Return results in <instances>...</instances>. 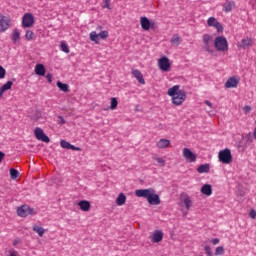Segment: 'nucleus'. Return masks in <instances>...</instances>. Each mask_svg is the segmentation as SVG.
Returning <instances> with one entry per match:
<instances>
[{"instance_id":"obj_15","label":"nucleus","mask_w":256,"mask_h":256,"mask_svg":"<svg viewBox=\"0 0 256 256\" xmlns=\"http://www.w3.org/2000/svg\"><path fill=\"white\" fill-rule=\"evenodd\" d=\"M163 241V232L156 230L152 236V243H161Z\"/></svg>"},{"instance_id":"obj_7","label":"nucleus","mask_w":256,"mask_h":256,"mask_svg":"<svg viewBox=\"0 0 256 256\" xmlns=\"http://www.w3.org/2000/svg\"><path fill=\"white\" fill-rule=\"evenodd\" d=\"M159 69L161 71H169L171 69V63L169 62V58L167 56H163L158 60Z\"/></svg>"},{"instance_id":"obj_36","label":"nucleus","mask_w":256,"mask_h":256,"mask_svg":"<svg viewBox=\"0 0 256 256\" xmlns=\"http://www.w3.org/2000/svg\"><path fill=\"white\" fill-rule=\"evenodd\" d=\"M220 163H225V149L221 150L218 154Z\"/></svg>"},{"instance_id":"obj_39","label":"nucleus","mask_w":256,"mask_h":256,"mask_svg":"<svg viewBox=\"0 0 256 256\" xmlns=\"http://www.w3.org/2000/svg\"><path fill=\"white\" fill-rule=\"evenodd\" d=\"M98 37H100V39H107V37H109V32L107 30H104V31H101L99 34H98Z\"/></svg>"},{"instance_id":"obj_35","label":"nucleus","mask_w":256,"mask_h":256,"mask_svg":"<svg viewBox=\"0 0 256 256\" xmlns=\"http://www.w3.org/2000/svg\"><path fill=\"white\" fill-rule=\"evenodd\" d=\"M60 47H61V51H63V53H69L70 52L69 46L67 45V43L61 42Z\"/></svg>"},{"instance_id":"obj_30","label":"nucleus","mask_w":256,"mask_h":256,"mask_svg":"<svg viewBox=\"0 0 256 256\" xmlns=\"http://www.w3.org/2000/svg\"><path fill=\"white\" fill-rule=\"evenodd\" d=\"M246 191H245V188H239L236 192V195L238 197V199H243V197H245L246 195Z\"/></svg>"},{"instance_id":"obj_14","label":"nucleus","mask_w":256,"mask_h":256,"mask_svg":"<svg viewBox=\"0 0 256 256\" xmlns=\"http://www.w3.org/2000/svg\"><path fill=\"white\" fill-rule=\"evenodd\" d=\"M201 193L210 197V195H213V187L210 184H204L201 188Z\"/></svg>"},{"instance_id":"obj_25","label":"nucleus","mask_w":256,"mask_h":256,"mask_svg":"<svg viewBox=\"0 0 256 256\" xmlns=\"http://www.w3.org/2000/svg\"><path fill=\"white\" fill-rule=\"evenodd\" d=\"M127 201V196H125L123 193H120L116 199V203L117 205H119L120 207L122 205H125V202Z\"/></svg>"},{"instance_id":"obj_4","label":"nucleus","mask_w":256,"mask_h":256,"mask_svg":"<svg viewBox=\"0 0 256 256\" xmlns=\"http://www.w3.org/2000/svg\"><path fill=\"white\" fill-rule=\"evenodd\" d=\"M238 49H249L250 47H253V38L251 37H244L240 41L237 42Z\"/></svg>"},{"instance_id":"obj_38","label":"nucleus","mask_w":256,"mask_h":256,"mask_svg":"<svg viewBox=\"0 0 256 256\" xmlns=\"http://www.w3.org/2000/svg\"><path fill=\"white\" fill-rule=\"evenodd\" d=\"M71 143H69L67 140H61L60 141V147H62V149H69Z\"/></svg>"},{"instance_id":"obj_33","label":"nucleus","mask_w":256,"mask_h":256,"mask_svg":"<svg viewBox=\"0 0 256 256\" xmlns=\"http://www.w3.org/2000/svg\"><path fill=\"white\" fill-rule=\"evenodd\" d=\"M33 37H35V33H33V30H27L25 34V39H27V41H31Z\"/></svg>"},{"instance_id":"obj_21","label":"nucleus","mask_w":256,"mask_h":256,"mask_svg":"<svg viewBox=\"0 0 256 256\" xmlns=\"http://www.w3.org/2000/svg\"><path fill=\"white\" fill-rule=\"evenodd\" d=\"M13 87V82L12 81H7L1 88H0V97H3V93L5 91H9Z\"/></svg>"},{"instance_id":"obj_16","label":"nucleus","mask_w":256,"mask_h":256,"mask_svg":"<svg viewBox=\"0 0 256 256\" xmlns=\"http://www.w3.org/2000/svg\"><path fill=\"white\" fill-rule=\"evenodd\" d=\"M35 73H36V75H39L40 77H45V73H47V70L45 69V65L37 64L35 66Z\"/></svg>"},{"instance_id":"obj_27","label":"nucleus","mask_w":256,"mask_h":256,"mask_svg":"<svg viewBox=\"0 0 256 256\" xmlns=\"http://www.w3.org/2000/svg\"><path fill=\"white\" fill-rule=\"evenodd\" d=\"M33 231L39 235V237H43L45 235V229L41 226L34 225Z\"/></svg>"},{"instance_id":"obj_48","label":"nucleus","mask_w":256,"mask_h":256,"mask_svg":"<svg viewBox=\"0 0 256 256\" xmlns=\"http://www.w3.org/2000/svg\"><path fill=\"white\" fill-rule=\"evenodd\" d=\"M104 8L111 9V0H104Z\"/></svg>"},{"instance_id":"obj_17","label":"nucleus","mask_w":256,"mask_h":256,"mask_svg":"<svg viewBox=\"0 0 256 256\" xmlns=\"http://www.w3.org/2000/svg\"><path fill=\"white\" fill-rule=\"evenodd\" d=\"M132 75L137 79L140 85H145V79L143 78V74L139 70H133Z\"/></svg>"},{"instance_id":"obj_1","label":"nucleus","mask_w":256,"mask_h":256,"mask_svg":"<svg viewBox=\"0 0 256 256\" xmlns=\"http://www.w3.org/2000/svg\"><path fill=\"white\" fill-rule=\"evenodd\" d=\"M179 85H174L172 88L168 89L167 95L172 97V103L174 105H183L185 99H187V93L185 90H179Z\"/></svg>"},{"instance_id":"obj_37","label":"nucleus","mask_w":256,"mask_h":256,"mask_svg":"<svg viewBox=\"0 0 256 256\" xmlns=\"http://www.w3.org/2000/svg\"><path fill=\"white\" fill-rule=\"evenodd\" d=\"M117 105H119V102L117 101V98L113 97L111 98V105L110 108L113 109H117Z\"/></svg>"},{"instance_id":"obj_29","label":"nucleus","mask_w":256,"mask_h":256,"mask_svg":"<svg viewBox=\"0 0 256 256\" xmlns=\"http://www.w3.org/2000/svg\"><path fill=\"white\" fill-rule=\"evenodd\" d=\"M235 9V2L228 1L226 2L225 11L229 13V11Z\"/></svg>"},{"instance_id":"obj_12","label":"nucleus","mask_w":256,"mask_h":256,"mask_svg":"<svg viewBox=\"0 0 256 256\" xmlns=\"http://www.w3.org/2000/svg\"><path fill=\"white\" fill-rule=\"evenodd\" d=\"M147 201L149 205H161V198L159 197V194L155 193V190L148 196Z\"/></svg>"},{"instance_id":"obj_53","label":"nucleus","mask_w":256,"mask_h":256,"mask_svg":"<svg viewBox=\"0 0 256 256\" xmlns=\"http://www.w3.org/2000/svg\"><path fill=\"white\" fill-rule=\"evenodd\" d=\"M212 245H219V238H214L211 240Z\"/></svg>"},{"instance_id":"obj_50","label":"nucleus","mask_w":256,"mask_h":256,"mask_svg":"<svg viewBox=\"0 0 256 256\" xmlns=\"http://www.w3.org/2000/svg\"><path fill=\"white\" fill-rule=\"evenodd\" d=\"M251 219H255L256 218V211L255 210H251L249 213Z\"/></svg>"},{"instance_id":"obj_26","label":"nucleus","mask_w":256,"mask_h":256,"mask_svg":"<svg viewBox=\"0 0 256 256\" xmlns=\"http://www.w3.org/2000/svg\"><path fill=\"white\" fill-rule=\"evenodd\" d=\"M233 163V156L231 155V150L225 149V164Z\"/></svg>"},{"instance_id":"obj_57","label":"nucleus","mask_w":256,"mask_h":256,"mask_svg":"<svg viewBox=\"0 0 256 256\" xmlns=\"http://www.w3.org/2000/svg\"><path fill=\"white\" fill-rule=\"evenodd\" d=\"M227 47H228V45H227V40L225 41V49L227 50Z\"/></svg>"},{"instance_id":"obj_8","label":"nucleus","mask_w":256,"mask_h":256,"mask_svg":"<svg viewBox=\"0 0 256 256\" xmlns=\"http://www.w3.org/2000/svg\"><path fill=\"white\" fill-rule=\"evenodd\" d=\"M11 27V20L7 16H0V33H5Z\"/></svg>"},{"instance_id":"obj_11","label":"nucleus","mask_w":256,"mask_h":256,"mask_svg":"<svg viewBox=\"0 0 256 256\" xmlns=\"http://www.w3.org/2000/svg\"><path fill=\"white\" fill-rule=\"evenodd\" d=\"M214 47H216L217 51H225V37H216L214 41Z\"/></svg>"},{"instance_id":"obj_34","label":"nucleus","mask_w":256,"mask_h":256,"mask_svg":"<svg viewBox=\"0 0 256 256\" xmlns=\"http://www.w3.org/2000/svg\"><path fill=\"white\" fill-rule=\"evenodd\" d=\"M184 205L186 207V209H191V205H193V201H191V198H189V196H187L185 199H184Z\"/></svg>"},{"instance_id":"obj_44","label":"nucleus","mask_w":256,"mask_h":256,"mask_svg":"<svg viewBox=\"0 0 256 256\" xmlns=\"http://www.w3.org/2000/svg\"><path fill=\"white\" fill-rule=\"evenodd\" d=\"M57 123L58 125H65L67 121H65V118H63V116H58Z\"/></svg>"},{"instance_id":"obj_55","label":"nucleus","mask_w":256,"mask_h":256,"mask_svg":"<svg viewBox=\"0 0 256 256\" xmlns=\"http://www.w3.org/2000/svg\"><path fill=\"white\" fill-rule=\"evenodd\" d=\"M19 244V240H14L13 245L16 246Z\"/></svg>"},{"instance_id":"obj_2","label":"nucleus","mask_w":256,"mask_h":256,"mask_svg":"<svg viewBox=\"0 0 256 256\" xmlns=\"http://www.w3.org/2000/svg\"><path fill=\"white\" fill-rule=\"evenodd\" d=\"M36 213L37 212H35V209L27 205H22L17 209V215L19 217H29V215H36Z\"/></svg>"},{"instance_id":"obj_49","label":"nucleus","mask_w":256,"mask_h":256,"mask_svg":"<svg viewBox=\"0 0 256 256\" xmlns=\"http://www.w3.org/2000/svg\"><path fill=\"white\" fill-rule=\"evenodd\" d=\"M68 149H71L72 151H81L80 147H76L75 145H72V144H70Z\"/></svg>"},{"instance_id":"obj_56","label":"nucleus","mask_w":256,"mask_h":256,"mask_svg":"<svg viewBox=\"0 0 256 256\" xmlns=\"http://www.w3.org/2000/svg\"><path fill=\"white\" fill-rule=\"evenodd\" d=\"M205 49H206L207 51H210V50H209V45H206V46H205Z\"/></svg>"},{"instance_id":"obj_22","label":"nucleus","mask_w":256,"mask_h":256,"mask_svg":"<svg viewBox=\"0 0 256 256\" xmlns=\"http://www.w3.org/2000/svg\"><path fill=\"white\" fill-rule=\"evenodd\" d=\"M11 38H12L13 43L19 42V40L21 39V32H19V30L17 28H15L13 30Z\"/></svg>"},{"instance_id":"obj_43","label":"nucleus","mask_w":256,"mask_h":256,"mask_svg":"<svg viewBox=\"0 0 256 256\" xmlns=\"http://www.w3.org/2000/svg\"><path fill=\"white\" fill-rule=\"evenodd\" d=\"M203 41H204L205 45H209V42L211 41V36L209 34H205L203 36Z\"/></svg>"},{"instance_id":"obj_42","label":"nucleus","mask_w":256,"mask_h":256,"mask_svg":"<svg viewBox=\"0 0 256 256\" xmlns=\"http://www.w3.org/2000/svg\"><path fill=\"white\" fill-rule=\"evenodd\" d=\"M5 75H7V71L0 65V79H5Z\"/></svg>"},{"instance_id":"obj_13","label":"nucleus","mask_w":256,"mask_h":256,"mask_svg":"<svg viewBox=\"0 0 256 256\" xmlns=\"http://www.w3.org/2000/svg\"><path fill=\"white\" fill-rule=\"evenodd\" d=\"M140 25L144 31H149L151 27H153V23L149 20V18L143 16L140 18Z\"/></svg>"},{"instance_id":"obj_28","label":"nucleus","mask_w":256,"mask_h":256,"mask_svg":"<svg viewBox=\"0 0 256 256\" xmlns=\"http://www.w3.org/2000/svg\"><path fill=\"white\" fill-rule=\"evenodd\" d=\"M90 41H94V43L99 44V34H97L95 31H92L90 33Z\"/></svg>"},{"instance_id":"obj_47","label":"nucleus","mask_w":256,"mask_h":256,"mask_svg":"<svg viewBox=\"0 0 256 256\" xmlns=\"http://www.w3.org/2000/svg\"><path fill=\"white\" fill-rule=\"evenodd\" d=\"M157 163H159L162 167H165V159L158 157L156 158Z\"/></svg>"},{"instance_id":"obj_18","label":"nucleus","mask_w":256,"mask_h":256,"mask_svg":"<svg viewBox=\"0 0 256 256\" xmlns=\"http://www.w3.org/2000/svg\"><path fill=\"white\" fill-rule=\"evenodd\" d=\"M181 41H183V39H181V36H179L178 34H174L170 39V43H172L174 47H179V45H181Z\"/></svg>"},{"instance_id":"obj_10","label":"nucleus","mask_w":256,"mask_h":256,"mask_svg":"<svg viewBox=\"0 0 256 256\" xmlns=\"http://www.w3.org/2000/svg\"><path fill=\"white\" fill-rule=\"evenodd\" d=\"M155 189L148 188V189H137L135 190L136 197H143L144 199H149L150 195L153 193Z\"/></svg>"},{"instance_id":"obj_5","label":"nucleus","mask_w":256,"mask_h":256,"mask_svg":"<svg viewBox=\"0 0 256 256\" xmlns=\"http://www.w3.org/2000/svg\"><path fill=\"white\" fill-rule=\"evenodd\" d=\"M34 135L38 141H42L43 143H49V141H51L49 136H47L41 128H35Z\"/></svg>"},{"instance_id":"obj_19","label":"nucleus","mask_w":256,"mask_h":256,"mask_svg":"<svg viewBox=\"0 0 256 256\" xmlns=\"http://www.w3.org/2000/svg\"><path fill=\"white\" fill-rule=\"evenodd\" d=\"M171 145V141L167 139H160L157 143V148L158 149H167Z\"/></svg>"},{"instance_id":"obj_46","label":"nucleus","mask_w":256,"mask_h":256,"mask_svg":"<svg viewBox=\"0 0 256 256\" xmlns=\"http://www.w3.org/2000/svg\"><path fill=\"white\" fill-rule=\"evenodd\" d=\"M214 27L217 29L218 33L223 32V25H221V23H216Z\"/></svg>"},{"instance_id":"obj_58","label":"nucleus","mask_w":256,"mask_h":256,"mask_svg":"<svg viewBox=\"0 0 256 256\" xmlns=\"http://www.w3.org/2000/svg\"><path fill=\"white\" fill-rule=\"evenodd\" d=\"M10 256H17V255H15V254L11 253V254H10Z\"/></svg>"},{"instance_id":"obj_45","label":"nucleus","mask_w":256,"mask_h":256,"mask_svg":"<svg viewBox=\"0 0 256 256\" xmlns=\"http://www.w3.org/2000/svg\"><path fill=\"white\" fill-rule=\"evenodd\" d=\"M204 250H205L206 255H208V256H212L213 255V252L211 251V247L210 246L206 245L204 247Z\"/></svg>"},{"instance_id":"obj_51","label":"nucleus","mask_w":256,"mask_h":256,"mask_svg":"<svg viewBox=\"0 0 256 256\" xmlns=\"http://www.w3.org/2000/svg\"><path fill=\"white\" fill-rule=\"evenodd\" d=\"M46 79H47L48 83H53L51 73L46 75Z\"/></svg>"},{"instance_id":"obj_20","label":"nucleus","mask_w":256,"mask_h":256,"mask_svg":"<svg viewBox=\"0 0 256 256\" xmlns=\"http://www.w3.org/2000/svg\"><path fill=\"white\" fill-rule=\"evenodd\" d=\"M81 211H89L91 209V203L87 200H82L78 203Z\"/></svg>"},{"instance_id":"obj_6","label":"nucleus","mask_w":256,"mask_h":256,"mask_svg":"<svg viewBox=\"0 0 256 256\" xmlns=\"http://www.w3.org/2000/svg\"><path fill=\"white\" fill-rule=\"evenodd\" d=\"M241 79L236 76H232L227 79L225 83L226 89H237V86L239 85Z\"/></svg>"},{"instance_id":"obj_23","label":"nucleus","mask_w":256,"mask_h":256,"mask_svg":"<svg viewBox=\"0 0 256 256\" xmlns=\"http://www.w3.org/2000/svg\"><path fill=\"white\" fill-rule=\"evenodd\" d=\"M56 85L58 89H60V91H63L64 93H69V84H65L61 81H58Z\"/></svg>"},{"instance_id":"obj_24","label":"nucleus","mask_w":256,"mask_h":256,"mask_svg":"<svg viewBox=\"0 0 256 256\" xmlns=\"http://www.w3.org/2000/svg\"><path fill=\"white\" fill-rule=\"evenodd\" d=\"M210 169H211V166L209 164H201L197 168V171L198 173H209Z\"/></svg>"},{"instance_id":"obj_40","label":"nucleus","mask_w":256,"mask_h":256,"mask_svg":"<svg viewBox=\"0 0 256 256\" xmlns=\"http://www.w3.org/2000/svg\"><path fill=\"white\" fill-rule=\"evenodd\" d=\"M223 253H225V248L223 246H219L216 248L215 250L216 256L223 255Z\"/></svg>"},{"instance_id":"obj_3","label":"nucleus","mask_w":256,"mask_h":256,"mask_svg":"<svg viewBox=\"0 0 256 256\" xmlns=\"http://www.w3.org/2000/svg\"><path fill=\"white\" fill-rule=\"evenodd\" d=\"M35 24V17H33V14L26 13L22 17V27L23 29H27L29 27H33Z\"/></svg>"},{"instance_id":"obj_32","label":"nucleus","mask_w":256,"mask_h":256,"mask_svg":"<svg viewBox=\"0 0 256 256\" xmlns=\"http://www.w3.org/2000/svg\"><path fill=\"white\" fill-rule=\"evenodd\" d=\"M207 23H208L209 27H215V25H217V23H219V21H217V19H215V17H210L207 20Z\"/></svg>"},{"instance_id":"obj_54","label":"nucleus","mask_w":256,"mask_h":256,"mask_svg":"<svg viewBox=\"0 0 256 256\" xmlns=\"http://www.w3.org/2000/svg\"><path fill=\"white\" fill-rule=\"evenodd\" d=\"M4 158H5V153L0 151V163L1 161H3Z\"/></svg>"},{"instance_id":"obj_52","label":"nucleus","mask_w":256,"mask_h":256,"mask_svg":"<svg viewBox=\"0 0 256 256\" xmlns=\"http://www.w3.org/2000/svg\"><path fill=\"white\" fill-rule=\"evenodd\" d=\"M204 103H205V105H207L208 107H210V109H213V104L211 103V101L205 100Z\"/></svg>"},{"instance_id":"obj_31","label":"nucleus","mask_w":256,"mask_h":256,"mask_svg":"<svg viewBox=\"0 0 256 256\" xmlns=\"http://www.w3.org/2000/svg\"><path fill=\"white\" fill-rule=\"evenodd\" d=\"M10 177L11 179H17L19 177V171L15 168L10 169Z\"/></svg>"},{"instance_id":"obj_41","label":"nucleus","mask_w":256,"mask_h":256,"mask_svg":"<svg viewBox=\"0 0 256 256\" xmlns=\"http://www.w3.org/2000/svg\"><path fill=\"white\" fill-rule=\"evenodd\" d=\"M242 111L244 113V115H249V113H251V111H253V108H251V106L246 105L242 108Z\"/></svg>"},{"instance_id":"obj_9","label":"nucleus","mask_w":256,"mask_h":256,"mask_svg":"<svg viewBox=\"0 0 256 256\" xmlns=\"http://www.w3.org/2000/svg\"><path fill=\"white\" fill-rule=\"evenodd\" d=\"M183 157L190 163H195V161H197V155H195L189 148L183 149Z\"/></svg>"}]
</instances>
